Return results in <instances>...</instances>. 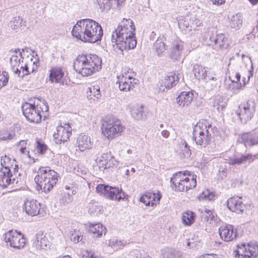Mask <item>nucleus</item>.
Masks as SVG:
<instances>
[{
    "instance_id": "f257e3e1",
    "label": "nucleus",
    "mask_w": 258,
    "mask_h": 258,
    "mask_svg": "<svg viewBox=\"0 0 258 258\" xmlns=\"http://www.w3.org/2000/svg\"><path fill=\"white\" fill-rule=\"evenodd\" d=\"M135 31V26L133 21L130 19H123L113 31L111 41L115 43L116 47L122 51L133 49L137 45Z\"/></svg>"
},
{
    "instance_id": "f03ea898",
    "label": "nucleus",
    "mask_w": 258,
    "mask_h": 258,
    "mask_svg": "<svg viewBox=\"0 0 258 258\" xmlns=\"http://www.w3.org/2000/svg\"><path fill=\"white\" fill-rule=\"evenodd\" d=\"M72 34L83 42L94 43L101 39L103 29L95 21L84 19L77 22L73 27Z\"/></svg>"
},
{
    "instance_id": "7ed1b4c3",
    "label": "nucleus",
    "mask_w": 258,
    "mask_h": 258,
    "mask_svg": "<svg viewBox=\"0 0 258 258\" xmlns=\"http://www.w3.org/2000/svg\"><path fill=\"white\" fill-rule=\"evenodd\" d=\"M102 60L96 54H82L74 59L73 66L76 72L83 77L91 76L102 68Z\"/></svg>"
},
{
    "instance_id": "20e7f679",
    "label": "nucleus",
    "mask_w": 258,
    "mask_h": 258,
    "mask_svg": "<svg viewBox=\"0 0 258 258\" xmlns=\"http://www.w3.org/2000/svg\"><path fill=\"white\" fill-rule=\"evenodd\" d=\"M58 177V173L49 167H40L34 180L38 186L47 193L56 185Z\"/></svg>"
},
{
    "instance_id": "39448f33",
    "label": "nucleus",
    "mask_w": 258,
    "mask_h": 258,
    "mask_svg": "<svg viewBox=\"0 0 258 258\" xmlns=\"http://www.w3.org/2000/svg\"><path fill=\"white\" fill-rule=\"evenodd\" d=\"M213 134V128L211 124L199 122L194 127L192 138L197 145L206 147L210 144Z\"/></svg>"
},
{
    "instance_id": "423d86ee",
    "label": "nucleus",
    "mask_w": 258,
    "mask_h": 258,
    "mask_svg": "<svg viewBox=\"0 0 258 258\" xmlns=\"http://www.w3.org/2000/svg\"><path fill=\"white\" fill-rule=\"evenodd\" d=\"M21 107L26 118L31 122L36 123H39L41 120V112H47L48 110V105L41 101L36 105L35 103L31 104L26 102L22 104Z\"/></svg>"
},
{
    "instance_id": "0eeeda50",
    "label": "nucleus",
    "mask_w": 258,
    "mask_h": 258,
    "mask_svg": "<svg viewBox=\"0 0 258 258\" xmlns=\"http://www.w3.org/2000/svg\"><path fill=\"white\" fill-rule=\"evenodd\" d=\"M119 120L113 116H110L102 123V134L108 140H111L121 135L124 130Z\"/></svg>"
},
{
    "instance_id": "6e6552de",
    "label": "nucleus",
    "mask_w": 258,
    "mask_h": 258,
    "mask_svg": "<svg viewBox=\"0 0 258 258\" xmlns=\"http://www.w3.org/2000/svg\"><path fill=\"white\" fill-rule=\"evenodd\" d=\"M206 44L212 46L216 50L226 49L229 43L227 38L223 34H217L214 30H208L204 36Z\"/></svg>"
},
{
    "instance_id": "1a4fd4ad",
    "label": "nucleus",
    "mask_w": 258,
    "mask_h": 258,
    "mask_svg": "<svg viewBox=\"0 0 258 258\" xmlns=\"http://www.w3.org/2000/svg\"><path fill=\"white\" fill-rule=\"evenodd\" d=\"M255 111V103L252 100L241 103L236 112L240 121L246 124L253 117Z\"/></svg>"
},
{
    "instance_id": "9d476101",
    "label": "nucleus",
    "mask_w": 258,
    "mask_h": 258,
    "mask_svg": "<svg viewBox=\"0 0 258 258\" xmlns=\"http://www.w3.org/2000/svg\"><path fill=\"white\" fill-rule=\"evenodd\" d=\"M96 190L97 193L103 195L106 198L118 201L124 199L126 196L121 189L104 184L98 185Z\"/></svg>"
},
{
    "instance_id": "9b49d317",
    "label": "nucleus",
    "mask_w": 258,
    "mask_h": 258,
    "mask_svg": "<svg viewBox=\"0 0 258 258\" xmlns=\"http://www.w3.org/2000/svg\"><path fill=\"white\" fill-rule=\"evenodd\" d=\"M4 240L7 244L17 249L23 248L26 244V239L21 232L16 230H10L4 235Z\"/></svg>"
},
{
    "instance_id": "f8f14e48",
    "label": "nucleus",
    "mask_w": 258,
    "mask_h": 258,
    "mask_svg": "<svg viewBox=\"0 0 258 258\" xmlns=\"http://www.w3.org/2000/svg\"><path fill=\"white\" fill-rule=\"evenodd\" d=\"M237 247L238 250L234 251L235 256L237 258H255L258 255V246L255 244L248 243L246 245L242 243Z\"/></svg>"
},
{
    "instance_id": "ddd939ff",
    "label": "nucleus",
    "mask_w": 258,
    "mask_h": 258,
    "mask_svg": "<svg viewBox=\"0 0 258 258\" xmlns=\"http://www.w3.org/2000/svg\"><path fill=\"white\" fill-rule=\"evenodd\" d=\"M96 162L101 171H104L107 169L116 168L118 164V162L110 152L103 153L101 157L96 160Z\"/></svg>"
},
{
    "instance_id": "4468645a",
    "label": "nucleus",
    "mask_w": 258,
    "mask_h": 258,
    "mask_svg": "<svg viewBox=\"0 0 258 258\" xmlns=\"http://www.w3.org/2000/svg\"><path fill=\"white\" fill-rule=\"evenodd\" d=\"M9 160V158L7 156H5L4 159H1L2 167L0 169V186L3 188L7 187L12 182L14 183L16 181L15 178L12 179L13 175L9 166L6 165V160L8 161Z\"/></svg>"
},
{
    "instance_id": "2eb2a0df",
    "label": "nucleus",
    "mask_w": 258,
    "mask_h": 258,
    "mask_svg": "<svg viewBox=\"0 0 258 258\" xmlns=\"http://www.w3.org/2000/svg\"><path fill=\"white\" fill-rule=\"evenodd\" d=\"M71 135V126L69 123H65L64 126L60 124L56 127V132L54 133L53 136L55 142L60 144L68 141Z\"/></svg>"
},
{
    "instance_id": "dca6fc26",
    "label": "nucleus",
    "mask_w": 258,
    "mask_h": 258,
    "mask_svg": "<svg viewBox=\"0 0 258 258\" xmlns=\"http://www.w3.org/2000/svg\"><path fill=\"white\" fill-rule=\"evenodd\" d=\"M23 209L25 210L26 214L31 216L43 214L44 211L41 207L40 203L34 199L25 201L23 205Z\"/></svg>"
},
{
    "instance_id": "f3484780",
    "label": "nucleus",
    "mask_w": 258,
    "mask_h": 258,
    "mask_svg": "<svg viewBox=\"0 0 258 258\" xmlns=\"http://www.w3.org/2000/svg\"><path fill=\"white\" fill-rule=\"evenodd\" d=\"M237 141L242 143L246 148L258 145V131L243 133L239 137Z\"/></svg>"
},
{
    "instance_id": "a211bd4d",
    "label": "nucleus",
    "mask_w": 258,
    "mask_h": 258,
    "mask_svg": "<svg viewBox=\"0 0 258 258\" xmlns=\"http://www.w3.org/2000/svg\"><path fill=\"white\" fill-rule=\"evenodd\" d=\"M184 50V42L178 39L174 40L170 48L169 57L174 60H179Z\"/></svg>"
},
{
    "instance_id": "6ab92c4d",
    "label": "nucleus",
    "mask_w": 258,
    "mask_h": 258,
    "mask_svg": "<svg viewBox=\"0 0 258 258\" xmlns=\"http://www.w3.org/2000/svg\"><path fill=\"white\" fill-rule=\"evenodd\" d=\"M228 208L232 212L241 214L246 209L245 205L243 203L241 197H233L229 198L227 202Z\"/></svg>"
},
{
    "instance_id": "aec40b11",
    "label": "nucleus",
    "mask_w": 258,
    "mask_h": 258,
    "mask_svg": "<svg viewBox=\"0 0 258 258\" xmlns=\"http://www.w3.org/2000/svg\"><path fill=\"white\" fill-rule=\"evenodd\" d=\"M138 80L131 76L128 77L122 76L118 80L120 90L125 92L129 91L134 88H135L138 85Z\"/></svg>"
},
{
    "instance_id": "412c9836",
    "label": "nucleus",
    "mask_w": 258,
    "mask_h": 258,
    "mask_svg": "<svg viewBox=\"0 0 258 258\" xmlns=\"http://www.w3.org/2000/svg\"><path fill=\"white\" fill-rule=\"evenodd\" d=\"M193 72L196 78L199 80H204L206 82H208L211 80H216V78L212 75H210V73L207 74V70L205 68L198 64H194Z\"/></svg>"
},
{
    "instance_id": "4be33fe9",
    "label": "nucleus",
    "mask_w": 258,
    "mask_h": 258,
    "mask_svg": "<svg viewBox=\"0 0 258 258\" xmlns=\"http://www.w3.org/2000/svg\"><path fill=\"white\" fill-rule=\"evenodd\" d=\"M161 198V195L160 193L146 192L140 197V201L146 206L154 207L159 203Z\"/></svg>"
},
{
    "instance_id": "5701e85b",
    "label": "nucleus",
    "mask_w": 258,
    "mask_h": 258,
    "mask_svg": "<svg viewBox=\"0 0 258 258\" xmlns=\"http://www.w3.org/2000/svg\"><path fill=\"white\" fill-rule=\"evenodd\" d=\"M257 157L258 155H252L249 154L236 155L230 158L228 160V163L232 165H239L242 164L250 163Z\"/></svg>"
},
{
    "instance_id": "b1692460",
    "label": "nucleus",
    "mask_w": 258,
    "mask_h": 258,
    "mask_svg": "<svg viewBox=\"0 0 258 258\" xmlns=\"http://www.w3.org/2000/svg\"><path fill=\"white\" fill-rule=\"evenodd\" d=\"M220 237L225 241H230L236 237V232L231 225L221 226L219 229Z\"/></svg>"
},
{
    "instance_id": "393cba45",
    "label": "nucleus",
    "mask_w": 258,
    "mask_h": 258,
    "mask_svg": "<svg viewBox=\"0 0 258 258\" xmlns=\"http://www.w3.org/2000/svg\"><path fill=\"white\" fill-rule=\"evenodd\" d=\"M93 147V142L91 138L85 134H81L78 138L76 142V151L84 152Z\"/></svg>"
},
{
    "instance_id": "a878e982",
    "label": "nucleus",
    "mask_w": 258,
    "mask_h": 258,
    "mask_svg": "<svg viewBox=\"0 0 258 258\" xmlns=\"http://www.w3.org/2000/svg\"><path fill=\"white\" fill-rule=\"evenodd\" d=\"M194 97L192 91H183L176 97V102L180 107H187L193 100Z\"/></svg>"
},
{
    "instance_id": "bb28decb",
    "label": "nucleus",
    "mask_w": 258,
    "mask_h": 258,
    "mask_svg": "<svg viewBox=\"0 0 258 258\" xmlns=\"http://www.w3.org/2000/svg\"><path fill=\"white\" fill-rule=\"evenodd\" d=\"M33 241V246L37 249H45L49 246L50 242L47 236L41 232L36 234Z\"/></svg>"
},
{
    "instance_id": "cd10ccee",
    "label": "nucleus",
    "mask_w": 258,
    "mask_h": 258,
    "mask_svg": "<svg viewBox=\"0 0 258 258\" xmlns=\"http://www.w3.org/2000/svg\"><path fill=\"white\" fill-rule=\"evenodd\" d=\"M178 80V77L172 73L166 76L162 80L160 86V90L165 91V89H169L175 86Z\"/></svg>"
},
{
    "instance_id": "c85d7f7f",
    "label": "nucleus",
    "mask_w": 258,
    "mask_h": 258,
    "mask_svg": "<svg viewBox=\"0 0 258 258\" xmlns=\"http://www.w3.org/2000/svg\"><path fill=\"white\" fill-rule=\"evenodd\" d=\"M89 230L92 236L96 238L100 237L106 233V228L101 223L90 224Z\"/></svg>"
},
{
    "instance_id": "c756f323",
    "label": "nucleus",
    "mask_w": 258,
    "mask_h": 258,
    "mask_svg": "<svg viewBox=\"0 0 258 258\" xmlns=\"http://www.w3.org/2000/svg\"><path fill=\"white\" fill-rule=\"evenodd\" d=\"M64 73L60 67L52 68L49 73V81L51 82L59 83L63 78Z\"/></svg>"
},
{
    "instance_id": "7c9ffc66",
    "label": "nucleus",
    "mask_w": 258,
    "mask_h": 258,
    "mask_svg": "<svg viewBox=\"0 0 258 258\" xmlns=\"http://www.w3.org/2000/svg\"><path fill=\"white\" fill-rule=\"evenodd\" d=\"M164 39L165 38L163 36L158 38L153 45L155 51L159 56L162 55L163 52L167 48V46L164 42Z\"/></svg>"
},
{
    "instance_id": "2f4dec72",
    "label": "nucleus",
    "mask_w": 258,
    "mask_h": 258,
    "mask_svg": "<svg viewBox=\"0 0 258 258\" xmlns=\"http://www.w3.org/2000/svg\"><path fill=\"white\" fill-rule=\"evenodd\" d=\"M89 91L87 92V97L88 99L95 101L98 100L101 97L100 87L94 85L89 88Z\"/></svg>"
},
{
    "instance_id": "473e14b6",
    "label": "nucleus",
    "mask_w": 258,
    "mask_h": 258,
    "mask_svg": "<svg viewBox=\"0 0 258 258\" xmlns=\"http://www.w3.org/2000/svg\"><path fill=\"white\" fill-rule=\"evenodd\" d=\"M126 244V242L118 239L116 237H113L108 240L107 246L112 249L113 251L122 249Z\"/></svg>"
},
{
    "instance_id": "72a5a7b5",
    "label": "nucleus",
    "mask_w": 258,
    "mask_h": 258,
    "mask_svg": "<svg viewBox=\"0 0 258 258\" xmlns=\"http://www.w3.org/2000/svg\"><path fill=\"white\" fill-rule=\"evenodd\" d=\"M180 251L171 248H165L162 250V258H180Z\"/></svg>"
},
{
    "instance_id": "f704fd0d",
    "label": "nucleus",
    "mask_w": 258,
    "mask_h": 258,
    "mask_svg": "<svg viewBox=\"0 0 258 258\" xmlns=\"http://www.w3.org/2000/svg\"><path fill=\"white\" fill-rule=\"evenodd\" d=\"M229 19V25L231 28L237 30L241 27L243 21L240 14L233 15Z\"/></svg>"
},
{
    "instance_id": "c9c22d12",
    "label": "nucleus",
    "mask_w": 258,
    "mask_h": 258,
    "mask_svg": "<svg viewBox=\"0 0 258 258\" xmlns=\"http://www.w3.org/2000/svg\"><path fill=\"white\" fill-rule=\"evenodd\" d=\"M176 178H171V187L177 191H183L185 190V180L177 179Z\"/></svg>"
},
{
    "instance_id": "e433bc0d",
    "label": "nucleus",
    "mask_w": 258,
    "mask_h": 258,
    "mask_svg": "<svg viewBox=\"0 0 258 258\" xmlns=\"http://www.w3.org/2000/svg\"><path fill=\"white\" fill-rule=\"evenodd\" d=\"M176 178H171V187L177 191H183L185 190V180L177 179Z\"/></svg>"
},
{
    "instance_id": "4c0bfd02",
    "label": "nucleus",
    "mask_w": 258,
    "mask_h": 258,
    "mask_svg": "<svg viewBox=\"0 0 258 258\" xmlns=\"http://www.w3.org/2000/svg\"><path fill=\"white\" fill-rule=\"evenodd\" d=\"M181 219L184 225L190 226L195 222V214L191 211H186L183 213Z\"/></svg>"
},
{
    "instance_id": "58836bf2",
    "label": "nucleus",
    "mask_w": 258,
    "mask_h": 258,
    "mask_svg": "<svg viewBox=\"0 0 258 258\" xmlns=\"http://www.w3.org/2000/svg\"><path fill=\"white\" fill-rule=\"evenodd\" d=\"M132 117L137 120L143 119V106L138 105L134 106L131 110Z\"/></svg>"
},
{
    "instance_id": "ea45409f",
    "label": "nucleus",
    "mask_w": 258,
    "mask_h": 258,
    "mask_svg": "<svg viewBox=\"0 0 258 258\" xmlns=\"http://www.w3.org/2000/svg\"><path fill=\"white\" fill-rule=\"evenodd\" d=\"M213 107L218 111H222L225 107V102L223 101V98L221 96L217 95L213 101Z\"/></svg>"
},
{
    "instance_id": "a19ab883",
    "label": "nucleus",
    "mask_w": 258,
    "mask_h": 258,
    "mask_svg": "<svg viewBox=\"0 0 258 258\" xmlns=\"http://www.w3.org/2000/svg\"><path fill=\"white\" fill-rule=\"evenodd\" d=\"M15 136L14 132H10L7 129L0 130V142L8 141L13 139Z\"/></svg>"
},
{
    "instance_id": "79ce46f5",
    "label": "nucleus",
    "mask_w": 258,
    "mask_h": 258,
    "mask_svg": "<svg viewBox=\"0 0 258 258\" xmlns=\"http://www.w3.org/2000/svg\"><path fill=\"white\" fill-rule=\"evenodd\" d=\"M23 20L20 16L14 17L9 23V26L13 30H17L21 26Z\"/></svg>"
},
{
    "instance_id": "37998d69",
    "label": "nucleus",
    "mask_w": 258,
    "mask_h": 258,
    "mask_svg": "<svg viewBox=\"0 0 258 258\" xmlns=\"http://www.w3.org/2000/svg\"><path fill=\"white\" fill-rule=\"evenodd\" d=\"M215 197L214 194L210 192L208 189L204 190L198 197L200 201L207 200L212 201Z\"/></svg>"
},
{
    "instance_id": "c03bdc74",
    "label": "nucleus",
    "mask_w": 258,
    "mask_h": 258,
    "mask_svg": "<svg viewBox=\"0 0 258 258\" xmlns=\"http://www.w3.org/2000/svg\"><path fill=\"white\" fill-rule=\"evenodd\" d=\"M196 177L197 175H191L190 176L189 178H187V180H185V191H187L188 190L196 186Z\"/></svg>"
},
{
    "instance_id": "a18cd8bd",
    "label": "nucleus",
    "mask_w": 258,
    "mask_h": 258,
    "mask_svg": "<svg viewBox=\"0 0 258 258\" xmlns=\"http://www.w3.org/2000/svg\"><path fill=\"white\" fill-rule=\"evenodd\" d=\"M80 234L79 231H76L75 230L70 231L69 234L71 240L75 243L81 241L83 239V236L80 235Z\"/></svg>"
},
{
    "instance_id": "49530a36",
    "label": "nucleus",
    "mask_w": 258,
    "mask_h": 258,
    "mask_svg": "<svg viewBox=\"0 0 258 258\" xmlns=\"http://www.w3.org/2000/svg\"><path fill=\"white\" fill-rule=\"evenodd\" d=\"M192 174H190V172L188 171H184V172L179 171L174 173L171 178L177 177V179L186 180L187 179L189 178L190 176Z\"/></svg>"
},
{
    "instance_id": "de8ad7c7",
    "label": "nucleus",
    "mask_w": 258,
    "mask_h": 258,
    "mask_svg": "<svg viewBox=\"0 0 258 258\" xmlns=\"http://www.w3.org/2000/svg\"><path fill=\"white\" fill-rule=\"evenodd\" d=\"M27 142V140H21L17 144V146L20 147L19 150L21 153L26 154L29 158H31V156L29 154V151L26 150Z\"/></svg>"
},
{
    "instance_id": "09e8293b",
    "label": "nucleus",
    "mask_w": 258,
    "mask_h": 258,
    "mask_svg": "<svg viewBox=\"0 0 258 258\" xmlns=\"http://www.w3.org/2000/svg\"><path fill=\"white\" fill-rule=\"evenodd\" d=\"M101 9L109 10L112 6L113 0H97Z\"/></svg>"
},
{
    "instance_id": "8fccbe9b",
    "label": "nucleus",
    "mask_w": 258,
    "mask_h": 258,
    "mask_svg": "<svg viewBox=\"0 0 258 258\" xmlns=\"http://www.w3.org/2000/svg\"><path fill=\"white\" fill-rule=\"evenodd\" d=\"M97 211H100V207L98 203L95 201H92L88 205V212L90 214H94Z\"/></svg>"
},
{
    "instance_id": "3c124183",
    "label": "nucleus",
    "mask_w": 258,
    "mask_h": 258,
    "mask_svg": "<svg viewBox=\"0 0 258 258\" xmlns=\"http://www.w3.org/2000/svg\"><path fill=\"white\" fill-rule=\"evenodd\" d=\"M15 52L16 54L19 52V55L20 56V58H19L17 55H13L10 58V62L12 65H16L18 63H20L21 58H22V52L20 51L19 49H16Z\"/></svg>"
},
{
    "instance_id": "603ef678",
    "label": "nucleus",
    "mask_w": 258,
    "mask_h": 258,
    "mask_svg": "<svg viewBox=\"0 0 258 258\" xmlns=\"http://www.w3.org/2000/svg\"><path fill=\"white\" fill-rule=\"evenodd\" d=\"M179 28L182 31H186V30L188 28L189 23L188 20L184 18H181L178 21Z\"/></svg>"
},
{
    "instance_id": "864d4df0",
    "label": "nucleus",
    "mask_w": 258,
    "mask_h": 258,
    "mask_svg": "<svg viewBox=\"0 0 258 258\" xmlns=\"http://www.w3.org/2000/svg\"><path fill=\"white\" fill-rule=\"evenodd\" d=\"M8 73L6 71H3L2 72V77H0V89L7 84L8 82Z\"/></svg>"
},
{
    "instance_id": "5fc2aeb1",
    "label": "nucleus",
    "mask_w": 258,
    "mask_h": 258,
    "mask_svg": "<svg viewBox=\"0 0 258 258\" xmlns=\"http://www.w3.org/2000/svg\"><path fill=\"white\" fill-rule=\"evenodd\" d=\"M72 197L69 194L64 193L60 199V203L63 205L68 204L72 201Z\"/></svg>"
},
{
    "instance_id": "6e6d98bb",
    "label": "nucleus",
    "mask_w": 258,
    "mask_h": 258,
    "mask_svg": "<svg viewBox=\"0 0 258 258\" xmlns=\"http://www.w3.org/2000/svg\"><path fill=\"white\" fill-rule=\"evenodd\" d=\"M82 258H101L95 255L94 253L90 250H85L82 252Z\"/></svg>"
},
{
    "instance_id": "4d7b16f0",
    "label": "nucleus",
    "mask_w": 258,
    "mask_h": 258,
    "mask_svg": "<svg viewBox=\"0 0 258 258\" xmlns=\"http://www.w3.org/2000/svg\"><path fill=\"white\" fill-rule=\"evenodd\" d=\"M37 149L39 153L43 154L47 149V146L45 144L41 143L39 141L36 142Z\"/></svg>"
},
{
    "instance_id": "13d9d810",
    "label": "nucleus",
    "mask_w": 258,
    "mask_h": 258,
    "mask_svg": "<svg viewBox=\"0 0 258 258\" xmlns=\"http://www.w3.org/2000/svg\"><path fill=\"white\" fill-rule=\"evenodd\" d=\"M21 69H22V75L21 76V78H23L24 76L28 75L30 74V72L29 71V68L28 67L27 64H25L24 66H21Z\"/></svg>"
},
{
    "instance_id": "bf43d9fd",
    "label": "nucleus",
    "mask_w": 258,
    "mask_h": 258,
    "mask_svg": "<svg viewBox=\"0 0 258 258\" xmlns=\"http://www.w3.org/2000/svg\"><path fill=\"white\" fill-rule=\"evenodd\" d=\"M182 145L184 146V148L187 149V151H186V150H184L185 153H186L187 155L190 156L191 155V150L189 149V146L188 144L186 143L185 141H183L182 142Z\"/></svg>"
},
{
    "instance_id": "052dcab7",
    "label": "nucleus",
    "mask_w": 258,
    "mask_h": 258,
    "mask_svg": "<svg viewBox=\"0 0 258 258\" xmlns=\"http://www.w3.org/2000/svg\"><path fill=\"white\" fill-rule=\"evenodd\" d=\"M141 254L138 251H133L129 254V258H141Z\"/></svg>"
},
{
    "instance_id": "680f3d73",
    "label": "nucleus",
    "mask_w": 258,
    "mask_h": 258,
    "mask_svg": "<svg viewBox=\"0 0 258 258\" xmlns=\"http://www.w3.org/2000/svg\"><path fill=\"white\" fill-rule=\"evenodd\" d=\"M195 241L194 239H188L186 243V247H189V248H191L195 247Z\"/></svg>"
},
{
    "instance_id": "e2e57ef3",
    "label": "nucleus",
    "mask_w": 258,
    "mask_h": 258,
    "mask_svg": "<svg viewBox=\"0 0 258 258\" xmlns=\"http://www.w3.org/2000/svg\"><path fill=\"white\" fill-rule=\"evenodd\" d=\"M234 78L235 79L231 80L232 83L240 82V80L241 79V75L240 73L238 72L236 73Z\"/></svg>"
},
{
    "instance_id": "0e129e2a",
    "label": "nucleus",
    "mask_w": 258,
    "mask_h": 258,
    "mask_svg": "<svg viewBox=\"0 0 258 258\" xmlns=\"http://www.w3.org/2000/svg\"><path fill=\"white\" fill-rule=\"evenodd\" d=\"M161 135L165 138H167L170 135V133L167 130H163L161 132Z\"/></svg>"
},
{
    "instance_id": "69168bd1",
    "label": "nucleus",
    "mask_w": 258,
    "mask_h": 258,
    "mask_svg": "<svg viewBox=\"0 0 258 258\" xmlns=\"http://www.w3.org/2000/svg\"><path fill=\"white\" fill-rule=\"evenodd\" d=\"M214 5H221L224 3L225 0H211Z\"/></svg>"
},
{
    "instance_id": "338daca9",
    "label": "nucleus",
    "mask_w": 258,
    "mask_h": 258,
    "mask_svg": "<svg viewBox=\"0 0 258 258\" xmlns=\"http://www.w3.org/2000/svg\"><path fill=\"white\" fill-rule=\"evenodd\" d=\"M233 83H234L233 86L234 87H235V88L237 90H240L242 88V84L240 82Z\"/></svg>"
},
{
    "instance_id": "774afa93",
    "label": "nucleus",
    "mask_w": 258,
    "mask_h": 258,
    "mask_svg": "<svg viewBox=\"0 0 258 258\" xmlns=\"http://www.w3.org/2000/svg\"><path fill=\"white\" fill-rule=\"evenodd\" d=\"M199 258H219L216 255L207 254L205 255H202Z\"/></svg>"
}]
</instances>
